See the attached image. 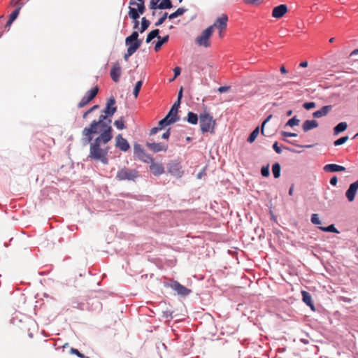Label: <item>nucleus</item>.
<instances>
[{"instance_id":"nucleus-46","label":"nucleus","mask_w":358,"mask_h":358,"mask_svg":"<svg viewBox=\"0 0 358 358\" xmlns=\"http://www.w3.org/2000/svg\"><path fill=\"white\" fill-rule=\"evenodd\" d=\"M303 106L306 110H310L315 107V102H307V103H305L303 105Z\"/></svg>"},{"instance_id":"nucleus-39","label":"nucleus","mask_w":358,"mask_h":358,"mask_svg":"<svg viewBox=\"0 0 358 358\" xmlns=\"http://www.w3.org/2000/svg\"><path fill=\"white\" fill-rule=\"evenodd\" d=\"M114 125L119 129H124L125 128L124 122L122 117H121L120 120H115L114 122Z\"/></svg>"},{"instance_id":"nucleus-30","label":"nucleus","mask_w":358,"mask_h":358,"mask_svg":"<svg viewBox=\"0 0 358 358\" xmlns=\"http://www.w3.org/2000/svg\"><path fill=\"white\" fill-rule=\"evenodd\" d=\"M187 122L192 124H196L198 122V115L193 112H189L187 114Z\"/></svg>"},{"instance_id":"nucleus-37","label":"nucleus","mask_w":358,"mask_h":358,"mask_svg":"<svg viewBox=\"0 0 358 358\" xmlns=\"http://www.w3.org/2000/svg\"><path fill=\"white\" fill-rule=\"evenodd\" d=\"M142 85H143V81L142 80L138 81L136 83L134 89V92H133V94H134L135 98L138 97L139 92H140L141 88L142 87Z\"/></svg>"},{"instance_id":"nucleus-10","label":"nucleus","mask_w":358,"mask_h":358,"mask_svg":"<svg viewBox=\"0 0 358 358\" xmlns=\"http://www.w3.org/2000/svg\"><path fill=\"white\" fill-rule=\"evenodd\" d=\"M170 287L175 290L178 294L185 296L192 292V290L185 287L178 281L173 280L170 282Z\"/></svg>"},{"instance_id":"nucleus-5","label":"nucleus","mask_w":358,"mask_h":358,"mask_svg":"<svg viewBox=\"0 0 358 358\" xmlns=\"http://www.w3.org/2000/svg\"><path fill=\"white\" fill-rule=\"evenodd\" d=\"M228 22V16L226 14H222L220 17H217L213 24L208 27H212V32L213 33L214 29L216 28L219 31V36L223 37L224 32L227 29Z\"/></svg>"},{"instance_id":"nucleus-20","label":"nucleus","mask_w":358,"mask_h":358,"mask_svg":"<svg viewBox=\"0 0 358 358\" xmlns=\"http://www.w3.org/2000/svg\"><path fill=\"white\" fill-rule=\"evenodd\" d=\"M180 102L179 101V100H177L173 103V105L172 106L170 111L167 114V115L170 118H173V119L175 118L176 119V122L179 120V117L178 116V108L180 106Z\"/></svg>"},{"instance_id":"nucleus-21","label":"nucleus","mask_w":358,"mask_h":358,"mask_svg":"<svg viewBox=\"0 0 358 358\" xmlns=\"http://www.w3.org/2000/svg\"><path fill=\"white\" fill-rule=\"evenodd\" d=\"M127 52L124 55V59L126 61H128V59L129 57H131L134 53L136 52V51L140 48V43L139 42L135 43L133 45H127Z\"/></svg>"},{"instance_id":"nucleus-58","label":"nucleus","mask_w":358,"mask_h":358,"mask_svg":"<svg viewBox=\"0 0 358 358\" xmlns=\"http://www.w3.org/2000/svg\"><path fill=\"white\" fill-rule=\"evenodd\" d=\"M308 65V63L307 61H304V62H302L301 63H300L299 64V66L300 67H302V68H306L307 67Z\"/></svg>"},{"instance_id":"nucleus-43","label":"nucleus","mask_w":358,"mask_h":358,"mask_svg":"<svg viewBox=\"0 0 358 358\" xmlns=\"http://www.w3.org/2000/svg\"><path fill=\"white\" fill-rule=\"evenodd\" d=\"M168 16V13H165L162 17H161L158 20L157 22H155V26L156 27H158V26H160L161 24H162L164 23V22L165 21V20L166 19Z\"/></svg>"},{"instance_id":"nucleus-35","label":"nucleus","mask_w":358,"mask_h":358,"mask_svg":"<svg viewBox=\"0 0 358 358\" xmlns=\"http://www.w3.org/2000/svg\"><path fill=\"white\" fill-rule=\"evenodd\" d=\"M300 120L297 118L296 116H294L292 118L289 119L285 124V127L289 126L293 127L294 126H297L299 124Z\"/></svg>"},{"instance_id":"nucleus-40","label":"nucleus","mask_w":358,"mask_h":358,"mask_svg":"<svg viewBox=\"0 0 358 358\" xmlns=\"http://www.w3.org/2000/svg\"><path fill=\"white\" fill-rule=\"evenodd\" d=\"M348 140V136H343L334 142L335 146L344 144Z\"/></svg>"},{"instance_id":"nucleus-4","label":"nucleus","mask_w":358,"mask_h":358,"mask_svg":"<svg viewBox=\"0 0 358 358\" xmlns=\"http://www.w3.org/2000/svg\"><path fill=\"white\" fill-rule=\"evenodd\" d=\"M212 35V27H207L196 38L195 42L199 46L206 48H210L211 46L210 38Z\"/></svg>"},{"instance_id":"nucleus-62","label":"nucleus","mask_w":358,"mask_h":358,"mask_svg":"<svg viewBox=\"0 0 358 358\" xmlns=\"http://www.w3.org/2000/svg\"><path fill=\"white\" fill-rule=\"evenodd\" d=\"M14 20H11L10 19H9L7 22V23L6 24V28H8L11 24L13 22Z\"/></svg>"},{"instance_id":"nucleus-8","label":"nucleus","mask_w":358,"mask_h":358,"mask_svg":"<svg viewBox=\"0 0 358 358\" xmlns=\"http://www.w3.org/2000/svg\"><path fill=\"white\" fill-rule=\"evenodd\" d=\"M99 92V87L96 85L87 91L85 95L81 99L78 104V107L81 108L87 105L92 100H93Z\"/></svg>"},{"instance_id":"nucleus-27","label":"nucleus","mask_w":358,"mask_h":358,"mask_svg":"<svg viewBox=\"0 0 358 358\" xmlns=\"http://www.w3.org/2000/svg\"><path fill=\"white\" fill-rule=\"evenodd\" d=\"M159 29H154L151 31L147 36L146 38V43H150L152 39H154L155 37H157L158 38H160V36H159Z\"/></svg>"},{"instance_id":"nucleus-53","label":"nucleus","mask_w":358,"mask_h":358,"mask_svg":"<svg viewBox=\"0 0 358 358\" xmlns=\"http://www.w3.org/2000/svg\"><path fill=\"white\" fill-rule=\"evenodd\" d=\"M229 90V86H222V87H220L217 90L219 92L223 93V92H227Z\"/></svg>"},{"instance_id":"nucleus-41","label":"nucleus","mask_w":358,"mask_h":358,"mask_svg":"<svg viewBox=\"0 0 358 358\" xmlns=\"http://www.w3.org/2000/svg\"><path fill=\"white\" fill-rule=\"evenodd\" d=\"M261 173L264 177H268L269 176V166H263L261 169Z\"/></svg>"},{"instance_id":"nucleus-47","label":"nucleus","mask_w":358,"mask_h":358,"mask_svg":"<svg viewBox=\"0 0 358 358\" xmlns=\"http://www.w3.org/2000/svg\"><path fill=\"white\" fill-rule=\"evenodd\" d=\"M281 135L284 137H295L297 136V134L295 133L287 132L284 131H281Z\"/></svg>"},{"instance_id":"nucleus-6","label":"nucleus","mask_w":358,"mask_h":358,"mask_svg":"<svg viewBox=\"0 0 358 358\" xmlns=\"http://www.w3.org/2000/svg\"><path fill=\"white\" fill-rule=\"evenodd\" d=\"M138 176V171L125 167L119 170L116 174L118 180H134Z\"/></svg>"},{"instance_id":"nucleus-17","label":"nucleus","mask_w":358,"mask_h":358,"mask_svg":"<svg viewBox=\"0 0 358 358\" xmlns=\"http://www.w3.org/2000/svg\"><path fill=\"white\" fill-rule=\"evenodd\" d=\"M332 106L328 105L322 107L320 110L315 111L313 116L315 118H320L327 115L331 110Z\"/></svg>"},{"instance_id":"nucleus-22","label":"nucleus","mask_w":358,"mask_h":358,"mask_svg":"<svg viewBox=\"0 0 358 358\" xmlns=\"http://www.w3.org/2000/svg\"><path fill=\"white\" fill-rule=\"evenodd\" d=\"M318 127V122L316 120H306L302 125L304 132H307L310 129H315Z\"/></svg>"},{"instance_id":"nucleus-23","label":"nucleus","mask_w":358,"mask_h":358,"mask_svg":"<svg viewBox=\"0 0 358 358\" xmlns=\"http://www.w3.org/2000/svg\"><path fill=\"white\" fill-rule=\"evenodd\" d=\"M129 4L131 6H136L139 14H143L145 10L143 0H131Z\"/></svg>"},{"instance_id":"nucleus-55","label":"nucleus","mask_w":358,"mask_h":358,"mask_svg":"<svg viewBox=\"0 0 358 358\" xmlns=\"http://www.w3.org/2000/svg\"><path fill=\"white\" fill-rule=\"evenodd\" d=\"M159 130H161L160 129V127H159L158 126L156 127H153L151 130H150V135H153V134H155L157 133V131Z\"/></svg>"},{"instance_id":"nucleus-7","label":"nucleus","mask_w":358,"mask_h":358,"mask_svg":"<svg viewBox=\"0 0 358 358\" xmlns=\"http://www.w3.org/2000/svg\"><path fill=\"white\" fill-rule=\"evenodd\" d=\"M146 158L147 159H144V162H150V170L154 176H159L164 173V168L162 163L155 162L150 155H146Z\"/></svg>"},{"instance_id":"nucleus-51","label":"nucleus","mask_w":358,"mask_h":358,"mask_svg":"<svg viewBox=\"0 0 358 358\" xmlns=\"http://www.w3.org/2000/svg\"><path fill=\"white\" fill-rule=\"evenodd\" d=\"M273 148L278 154H280L282 152L281 148L278 147V142H275L273 143Z\"/></svg>"},{"instance_id":"nucleus-13","label":"nucleus","mask_w":358,"mask_h":358,"mask_svg":"<svg viewBox=\"0 0 358 358\" xmlns=\"http://www.w3.org/2000/svg\"><path fill=\"white\" fill-rule=\"evenodd\" d=\"M115 146L120 150L126 152L129 149V144L128 141L122 137V134H118L115 137Z\"/></svg>"},{"instance_id":"nucleus-64","label":"nucleus","mask_w":358,"mask_h":358,"mask_svg":"<svg viewBox=\"0 0 358 358\" xmlns=\"http://www.w3.org/2000/svg\"><path fill=\"white\" fill-rule=\"evenodd\" d=\"M358 55V49H355V50H354L350 53V56H353V55Z\"/></svg>"},{"instance_id":"nucleus-48","label":"nucleus","mask_w":358,"mask_h":358,"mask_svg":"<svg viewBox=\"0 0 358 358\" xmlns=\"http://www.w3.org/2000/svg\"><path fill=\"white\" fill-rule=\"evenodd\" d=\"M272 115H270L269 116H268L266 117V119L262 122V129H261V133L262 135H265L264 134V126L265 124L267 123V122L269 121V120L271 118Z\"/></svg>"},{"instance_id":"nucleus-33","label":"nucleus","mask_w":358,"mask_h":358,"mask_svg":"<svg viewBox=\"0 0 358 358\" xmlns=\"http://www.w3.org/2000/svg\"><path fill=\"white\" fill-rule=\"evenodd\" d=\"M186 10H187L185 8H179L174 13H173L171 15H169V18L170 20L174 19V18H176V17H177L178 16H180V15H183Z\"/></svg>"},{"instance_id":"nucleus-57","label":"nucleus","mask_w":358,"mask_h":358,"mask_svg":"<svg viewBox=\"0 0 358 358\" xmlns=\"http://www.w3.org/2000/svg\"><path fill=\"white\" fill-rule=\"evenodd\" d=\"M99 108V105H94L92 107H91L90 109H88V112H93L94 110L98 109Z\"/></svg>"},{"instance_id":"nucleus-38","label":"nucleus","mask_w":358,"mask_h":358,"mask_svg":"<svg viewBox=\"0 0 358 358\" xmlns=\"http://www.w3.org/2000/svg\"><path fill=\"white\" fill-rule=\"evenodd\" d=\"M322 231L327 232H334L338 233V230L336 229L334 224H331L327 227H319Z\"/></svg>"},{"instance_id":"nucleus-2","label":"nucleus","mask_w":358,"mask_h":358,"mask_svg":"<svg viewBox=\"0 0 358 358\" xmlns=\"http://www.w3.org/2000/svg\"><path fill=\"white\" fill-rule=\"evenodd\" d=\"M115 99L113 96L110 97L108 100L105 109L103 110V114H101L97 120H93L92 122H99L102 120L103 124H108L109 126H111V117L114 115V113L117 110V107L115 106Z\"/></svg>"},{"instance_id":"nucleus-3","label":"nucleus","mask_w":358,"mask_h":358,"mask_svg":"<svg viewBox=\"0 0 358 358\" xmlns=\"http://www.w3.org/2000/svg\"><path fill=\"white\" fill-rule=\"evenodd\" d=\"M199 122L202 133H214L216 122L215 120H213V116L210 113L206 112L201 113L199 115Z\"/></svg>"},{"instance_id":"nucleus-50","label":"nucleus","mask_w":358,"mask_h":358,"mask_svg":"<svg viewBox=\"0 0 358 358\" xmlns=\"http://www.w3.org/2000/svg\"><path fill=\"white\" fill-rule=\"evenodd\" d=\"M180 68L177 66L174 69H173V71H174V77L172 80H171V81L175 80L180 74Z\"/></svg>"},{"instance_id":"nucleus-18","label":"nucleus","mask_w":358,"mask_h":358,"mask_svg":"<svg viewBox=\"0 0 358 358\" xmlns=\"http://www.w3.org/2000/svg\"><path fill=\"white\" fill-rule=\"evenodd\" d=\"M137 42H139L141 46L142 44V41L138 39V33L136 31H133L132 34L125 39L126 45H133Z\"/></svg>"},{"instance_id":"nucleus-44","label":"nucleus","mask_w":358,"mask_h":358,"mask_svg":"<svg viewBox=\"0 0 358 358\" xmlns=\"http://www.w3.org/2000/svg\"><path fill=\"white\" fill-rule=\"evenodd\" d=\"M311 222L313 224H320V218H319V216L317 214H313L312 216H311Z\"/></svg>"},{"instance_id":"nucleus-24","label":"nucleus","mask_w":358,"mask_h":358,"mask_svg":"<svg viewBox=\"0 0 358 358\" xmlns=\"http://www.w3.org/2000/svg\"><path fill=\"white\" fill-rule=\"evenodd\" d=\"M301 295L303 296V301L310 306L312 309H313V303L312 301L311 295L306 291H302Z\"/></svg>"},{"instance_id":"nucleus-34","label":"nucleus","mask_w":358,"mask_h":358,"mask_svg":"<svg viewBox=\"0 0 358 358\" xmlns=\"http://www.w3.org/2000/svg\"><path fill=\"white\" fill-rule=\"evenodd\" d=\"M172 2L171 0H163L158 6L159 9H169L172 8Z\"/></svg>"},{"instance_id":"nucleus-31","label":"nucleus","mask_w":358,"mask_h":358,"mask_svg":"<svg viewBox=\"0 0 358 358\" xmlns=\"http://www.w3.org/2000/svg\"><path fill=\"white\" fill-rule=\"evenodd\" d=\"M259 127H257L250 134L249 137L248 138L247 141L249 143H253L255 141V139L257 137V136L259 135Z\"/></svg>"},{"instance_id":"nucleus-12","label":"nucleus","mask_w":358,"mask_h":358,"mask_svg":"<svg viewBox=\"0 0 358 358\" xmlns=\"http://www.w3.org/2000/svg\"><path fill=\"white\" fill-rule=\"evenodd\" d=\"M146 146L154 152H166L168 149V145L163 143L147 142Z\"/></svg>"},{"instance_id":"nucleus-26","label":"nucleus","mask_w":358,"mask_h":358,"mask_svg":"<svg viewBox=\"0 0 358 358\" xmlns=\"http://www.w3.org/2000/svg\"><path fill=\"white\" fill-rule=\"evenodd\" d=\"M348 127L345 122H342L338 124L334 129V135H338L339 133L344 131Z\"/></svg>"},{"instance_id":"nucleus-11","label":"nucleus","mask_w":358,"mask_h":358,"mask_svg":"<svg viewBox=\"0 0 358 358\" xmlns=\"http://www.w3.org/2000/svg\"><path fill=\"white\" fill-rule=\"evenodd\" d=\"M121 73H122L121 66L118 62H116L113 64L112 69L110 70V73L112 80L114 82L117 83L121 76Z\"/></svg>"},{"instance_id":"nucleus-49","label":"nucleus","mask_w":358,"mask_h":358,"mask_svg":"<svg viewBox=\"0 0 358 358\" xmlns=\"http://www.w3.org/2000/svg\"><path fill=\"white\" fill-rule=\"evenodd\" d=\"M134 150L136 153H141L144 155L146 157V155L143 152V150H142L141 147L138 144H136L134 145Z\"/></svg>"},{"instance_id":"nucleus-42","label":"nucleus","mask_w":358,"mask_h":358,"mask_svg":"<svg viewBox=\"0 0 358 358\" xmlns=\"http://www.w3.org/2000/svg\"><path fill=\"white\" fill-rule=\"evenodd\" d=\"M159 0H150L149 7L152 10H156L158 8L159 4L157 3Z\"/></svg>"},{"instance_id":"nucleus-9","label":"nucleus","mask_w":358,"mask_h":358,"mask_svg":"<svg viewBox=\"0 0 358 358\" xmlns=\"http://www.w3.org/2000/svg\"><path fill=\"white\" fill-rule=\"evenodd\" d=\"M168 172L174 177L180 178L183 175V171L180 163L171 161L168 164Z\"/></svg>"},{"instance_id":"nucleus-52","label":"nucleus","mask_w":358,"mask_h":358,"mask_svg":"<svg viewBox=\"0 0 358 358\" xmlns=\"http://www.w3.org/2000/svg\"><path fill=\"white\" fill-rule=\"evenodd\" d=\"M303 80V78L301 77L299 80V81H293V82H287V83H285L283 84L284 86H286V85H288L289 84H295V85H301V83Z\"/></svg>"},{"instance_id":"nucleus-59","label":"nucleus","mask_w":358,"mask_h":358,"mask_svg":"<svg viewBox=\"0 0 358 358\" xmlns=\"http://www.w3.org/2000/svg\"><path fill=\"white\" fill-rule=\"evenodd\" d=\"M182 96V87L180 88L179 92H178V100H179V101L180 102V99Z\"/></svg>"},{"instance_id":"nucleus-29","label":"nucleus","mask_w":358,"mask_h":358,"mask_svg":"<svg viewBox=\"0 0 358 358\" xmlns=\"http://www.w3.org/2000/svg\"><path fill=\"white\" fill-rule=\"evenodd\" d=\"M169 35H166L165 36H164L162 38H159V40L157 42V43L155 44V50L156 52H158L160 49H161V47L163 44L166 43L168 41H169Z\"/></svg>"},{"instance_id":"nucleus-15","label":"nucleus","mask_w":358,"mask_h":358,"mask_svg":"<svg viewBox=\"0 0 358 358\" xmlns=\"http://www.w3.org/2000/svg\"><path fill=\"white\" fill-rule=\"evenodd\" d=\"M287 6L285 4H280L273 8L272 16L275 18H281L287 12Z\"/></svg>"},{"instance_id":"nucleus-36","label":"nucleus","mask_w":358,"mask_h":358,"mask_svg":"<svg viewBox=\"0 0 358 358\" xmlns=\"http://www.w3.org/2000/svg\"><path fill=\"white\" fill-rule=\"evenodd\" d=\"M150 21L147 20L145 17H143L141 20V26L140 28V32L143 33L149 27L150 25Z\"/></svg>"},{"instance_id":"nucleus-54","label":"nucleus","mask_w":358,"mask_h":358,"mask_svg":"<svg viewBox=\"0 0 358 358\" xmlns=\"http://www.w3.org/2000/svg\"><path fill=\"white\" fill-rule=\"evenodd\" d=\"M337 182H338L337 177L333 176L330 180L331 185L335 186V185H336Z\"/></svg>"},{"instance_id":"nucleus-60","label":"nucleus","mask_w":358,"mask_h":358,"mask_svg":"<svg viewBox=\"0 0 358 358\" xmlns=\"http://www.w3.org/2000/svg\"><path fill=\"white\" fill-rule=\"evenodd\" d=\"M280 71L282 73H287V71L286 70L285 67L284 66H282L280 69Z\"/></svg>"},{"instance_id":"nucleus-63","label":"nucleus","mask_w":358,"mask_h":358,"mask_svg":"<svg viewBox=\"0 0 358 358\" xmlns=\"http://www.w3.org/2000/svg\"><path fill=\"white\" fill-rule=\"evenodd\" d=\"M134 20V29H137L139 25V22L138 20Z\"/></svg>"},{"instance_id":"nucleus-25","label":"nucleus","mask_w":358,"mask_h":358,"mask_svg":"<svg viewBox=\"0 0 358 358\" xmlns=\"http://www.w3.org/2000/svg\"><path fill=\"white\" fill-rule=\"evenodd\" d=\"M176 122V119L170 118L167 115L166 116L161 120L158 123V127L162 129L164 127L167 126L170 124Z\"/></svg>"},{"instance_id":"nucleus-1","label":"nucleus","mask_w":358,"mask_h":358,"mask_svg":"<svg viewBox=\"0 0 358 358\" xmlns=\"http://www.w3.org/2000/svg\"><path fill=\"white\" fill-rule=\"evenodd\" d=\"M101 122H92L85 127L81 132L82 141L84 145L90 143L89 159L108 164L110 148L106 144L113 138V129Z\"/></svg>"},{"instance_id":"nucleus-45","label":"nucleus","mask_w":358,"mask_h":358,"mask_svg":"<svg viewBox=\"0 0 358 358\" xmlns=\"http://www.w3.org/2000/svg\"><path fill=\"white\" fill-rule=\"evenodd\" d=\"M70 351L72 354L77 355L80 358H87V357H85L83 353H80L78 351V350H77L76 348H71Z\"/></svg>"},{"instance_id":"nucleus-56","label":"nucleus","mask_w":358,"mask_h":358,"mask_svg":"<svg viewBox=\"0 0 358 358\" xmlns=\"http://www.w3.org/2000/svg\"><path fill=\"white\" fill-rule=\"evenodd\" d=\"M170 136V129H168L166 132L162 134V138L168 139Z\"/></svg>"},{"instance_id":"nucleus-16","label":"nucleus","mask_w":358,"mask_h":358,"mask_svg":"<svg viewBox=\"0 0 358 358\" xmlns=\"http://www.w3.org/2000/svg\"><path fill=\"white\" fill-rule=\"evenodd\" d=\"M20 0H17L16 2H14V0H11L10 2V6H17L15 10L13 11L9 16V19H10L11 20H15L17 17L20 11L23 6V3H20Z\"/></svg>"},{"instance_id":"nucleus-28","label":"nucleus","mask_w":358,"mask_h":358,"mask_svg":"<svg viewBox=\"0 0 358 358\" xmlns=\"http://www.w3.org/2000/svg\"><path fill=\"white\" fill-rule=\"evenodd\" d=\"M129 13H128L129 16L131 18H132L133 20H138L139 18V13L138 12L137 7L134 8L132 6H129Z\"/></svg>"},{"instance_id":"nucleus-14","label":"nucleus","mask_w":358,"mask_h":358,"mask_svg":"<svg viewBox=\"0 0 358 358\" xmlns=\"http://www.w3.org/2000/svg\"><path fill=\"white\" fill-rule=\"evenodd\" d=\"M358 190V180L352 183L348 189L345 192V196L349 201H352L355 199V195Z\"/></svg>"},{"instance_id":"nucleus-19","label":"nucleus","mask_w":358,"mask_h":358,"mask_svg":"<svg viewBox=\"0 0 358 358\" xmlns=\"http://www.w3.org/2000/svg\"><path fill=\"white\" fill-rule=\"evenodd\" d=\"M323 169L326 172H338L345 171V168L344 166L336 164H326Z\"/></svg>"},{"instance_id":"nucleus-32","label":"nucleus","mask_w":358,"mask_h":358,"mask_svg":"<svg viewBox=\"0 0 358 358\" xmlns=\"http://www.w3.org/2000/svg\"><path fill=\"white\" fill-rule=\"evenodd\" d=\"M272 172L275 178H278L280 176V166L278 163H275L272 166Z\"/></svg>"},{"instance_id":"nucleus-61","label":"nucleus","mask_w":358,"mask_h":358,"mask_svg":"<svg viewBox=\"0 0 358 358\" xmlns=\"http://www.w3.org/2000/svg\"><path fill=\"white\" fill-rule=\"evenodd\" d=\"M14 20H11L10 19H9L7 22V23L6 24V28H8L11 24L13 22Z\"/></svg>"}]
</instances>
